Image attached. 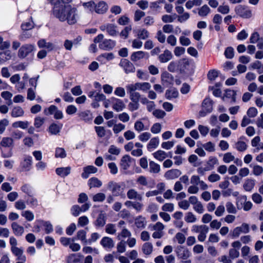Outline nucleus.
<instances>
[{
  "label": "nucleus",
  "instance_id": "nucleus-58",
  "mask_svg": "<svg viewBox=\"0 0 263 263\" xmlns=\"http://www.w3.org/2000/svg\"><path fill=\"white\" fill-rule=\"evenodd\" d=\"M77 238L86 243L87 242L86 239V233L84 230H80L77 234Z\"/></svg>",
  "mask_w": 263,
  "mask_h": 263
},
{
  "label": "nucleus",
  "instance_id": "nucleus-55",
  "mask_svg": "<svg viewBox=\"0 0 263 263\" xmlns=\"http://www.w3.org/2000/svg\"><path fill=\"white\" fill-rule=\"evenodd\" d=\"M21 215L22 216L24 217L27 220L29 221H32L34 218L33 213L29 210L23 211Z\"/></svg>",
  "mask_w": 263,
  "mask_h": 263
},
{
  "label": "nucleus",
  "instance_id": "nucleus-12",
  "mask_svg": "<svg viewBox=\"0 0 263 263\" xmlns=\"http://www.w3.org/2000/svg\"><path fill=\"white\" fill-rule=\"evenodd\" d=\"M181 174L179 170L172 169L166 172L164 176L167 180H173L179 177Z\"/></svg>",
  "mask_w": 263,
  "mask_h": 263
},
{
  "label": "nucleus",
  "instance_id": "nucleus-31",
  "mask_svg": "<svg viewBox=\"0 0 263 263\" xmlns=\"http://www.w3.org/2000/svg\"><path fill=\"white\" fill-rule=\"evenodd\" d=\"M142 252L146 255H150L153 251V246L151 242H145L142 247Z\"/></svg>",
  "mask_w": 263,
  "mask_h": 263
},
{
  "label": "nucleus",
  "instance_id": "nucleus-41",
  "mask_svg": "<svg viewBox=\"0 0 263 263\" xmlns=\"http://www.w3.org/2000/svg\"><path fill=\"white\" fill-rule=\"evenodd\" d=\"M82 40V38L81 37H78L76 40H74L73 42L72 41L66 40L64 44V47L66 50H71L73 46V44H77L79 41Z\"/></svg>",
  "mask_w": 263,
  "mask_h": 263
},
{
  "label": "nucleus",
  "instance_id": "nucleus-60",
  "mask_svg": "<svg viewBox=\"0 0 263 263\" xmlns=\"http://www.w3.org/2000/svg\"><path fill=\"white\" fill-rule=\"evenodd\" d=\"M105 232L109 234H115L116 232L115 224L112 223L107 224L105 227Z\"/></svg>",
  "mask_w": 263,
  "mask_h": 263
},
{
  "label": "nucleus",
  "instance_id": "nucleus-46",
  "mask_svg": "<svg viewBox=\"0 0 263 263\" xmlns=\"http://www.w3.org/2000/svg\"><path fill=\"white\" fill-rule=\"evenodd\" d=\"M252 167V173L255 176H260L263 173V167L259 165H250Z\"/></svg>",
  "mask_w": 263,
  "mask_h": 263
},
{
  "label": "nucleus",
  "instance_id": "nucleus-42",
  "mask_svg": "<svg viewBox=\"0 0 263 263\" xmlns=\"http://www.w3.org/2000/svg\"><path fill=\"white\" fill-rule=\"evenodd\" d=\"M160 171V166L158 164L153 161L149 162V172L151 173L157 174L159 173Z\"/></svg>",
  "mask_w": 263,
  "mask_h": 263
},
{
  "label": "nucleus",
  "instance_id": "nucleus-14",
  "mask_svg": "<svg viewBox=\"0 0 263 263\" xmlns=\"http://www.w3.org/2000/svg\"><path fill=\"white\" fill-rule=\"evenodd\" d=\"M98 171V168L93 165H88L83 168V172L82 173V177L84 179L88 178L91 174H95Z\"/></svg>",
  "mask_w": 263,
  "mask_h": 263
},
{
  "label": "nucleus",
  "instance_id": "nucleus-39",
  "mask_svg": "<svg viewBox=\"0 0 263 263\" xmlns=\"http://www.w3.org/2000/svg\"><path fill=\"white\" fill-rule=\"evenodd\" d=\"M29 125V123L27 121H18L14 122L12 123V127L14 128H21L22 129H26Z\"/></svg>",
  "mask_w": 263,
  "mask_h": 263
},
{
  "label": "nucleus",
  "instance_id": "nucleus-45",
  "mask_svg": "<svg viewBox=\"0 0 263 263\" xmlns=\"http://www.w3.org/2000/svg\"><path fill=\"white\" fill-rule=\"evenodd\" d=\"M234 147L239 152H244L247 149V144L242 141H238L235 143Z\"/></svg>",
  "mask_w": 263,
  "mask_h": 263
},
{
  "label": "nucleus",
  "instance_id": "nucleus-17",
  "mask_svg": "<svg viewBox=\"0 0 263 263\" xmlns=\"http://www.w3.org/2000/svg\"><path fill=\"white\" fill-rule=\"evenodd\" d=\"M101 245L106 249H111L114 247L115 243L113 239L109 237H104L100 241Z\"/></svg>",
  "mask_w": 263,
  "mask_h": 263
},
{
  "label": "nucleus",
  "instance_id": "nucleus-48",
  "mask_svg": "<svg viewBox=\"0 0 263 263\" xmlns=\"http://www.w3.org/2000/svg\"><path fill=\"white\" fill-rule=\"evenodd\" d=\"M106 222L105 216L103 214H100L95 222V225L97 227H102Z\"/></svg>",
  "mask_w": 263,
  "mask_h": 263
},
{
  "label": "nucleus",
  "instance_id": "nucleus-51",
  "mask_svg": "<svg viewBox=\"0 0 263 263\" xmlns=\"http://www.w3.org/2000/svg\"><path fill=\"white\" fill-rule=\"evenodd\" d=\"M240 200L245 201L243 207V209L245 211H248L251 209L253 204L251 201H246L247 199V197L246 195H243L240 196Z\"/></svg>",
  "mask_w": 263,
  "mask_h": 263
},
{
  "label": "nucleus",
  "instance_id": "nucleus-22",
  "mask_svg": "<svg viewBox=\"0 0 263 263\" xmlns=\"http://www.w3.org/2000/svg\"><path fill=\"white\" fill-rule=\"evenodd\" d=\"M13 145V139L8 137H3L0 142V146L3 147H12Z\"/></svg>",
  "mask_w": 263,
  "mask_h": 263
},
{
  "label": "nucleus",
  "instance_id": "nucleus-37",
  "mask_svg": "<svg viewBox=\"0 0 263 263\" xmlns=\"http://www.w3.org/2000/svg\"><path fill=\"white\" fill-rule=\"evenodd\" d=\"M159 144L158 138L154 137L152 138L147 145V149L151 151L152 149L156 148Z\"/></svg>",
  "mask_w": 263,
  "mask_h": 263
},
{
  "label": "nucleus",
  "instance_id": "nucleus-56",
  "mask_svg": "<svg viewBox=\"0 0 263 263\" xmlns=\"http://www.w3.org/2000/svg\"><path fill=\"white\" fill-rule=\"evenodd\" d=\"M106 198L105 194L99 193L94 195L92 197V200L94 202H103Z\"/></svg>",
  "mask_w": 263,
  "mask_h": 263
},
{
  "label": "nucleus",
  "instance_id": "nucleus-49",
  "mask_svg": "<svg viewBox=\"0 0 263 263\" xmlns=\"http://www.w3.org/2000/svg\"><path fill=\"white\" fill-rule=\"evenodd\" d=\"M184 220L187 223H194L196 221L197 218L192 212H189L186 213Z\"/></svg>",
  "mask_w": 263,
  "mask_h": 263
},
{
  "label": "nucleus",
  "instance_id": "nucleus-25",
  "mask_svg": "<svg viewBox=\"0 0 263 263\" xmlns=\"http://www.w3.org/2000/svg\"><path fill=\"white\" fill-rule=\"evenodd\" d=\"M132 84L135 86L137 90H142L143 91H146L149 90L151 87V84L148 82H137Z\"/></svg>",
  "mask_w": 263,
  "mask_h": 263
},
{
  "label": "nucleus",
  "instance_id": "nucleus-34",
  "mask_svg": "<svg viewBox=\"0 0 263 263\" xmlns=\"http://www.w3.org/2000/svg\"><path fill=\"white\" fill-rule=\"evenodd\" d=\"M154 157L157 160L162 161L168 157L166 153L161 150H158L153 154Z\"/></svg>",
  "mask_w": 263,
  "mask_h": 263
},
{
  "label": "nucleus",
  "instance_id": "nucleus-61",
  "mask_svg": "<svg viewBox=\"0 0 263 263\" xmlns=\"http://www.w3.org/2000/svg\"><path fill=\"white\" fill-rule=\"evenodd\" d=\"M95 131L97 134V136L100 138L104 137L106 135V130L103 126H95Z\"/></svg>",
  "mask_w": 263,
  "mask_h": 263
},
{
  "label": "nucleus",
  "instance_id": "nucleus-2",
  "mask_svg": "<svg viewBox=\"0 0 263 263\" xmlns=\"http://www.w3.org/2000/svg\"><path fill=\"white\" fill-rule=\"evenodd\" d=\"M125 184L123 182L117 183L114 181H110L108 183V189L111 192L114 196H120L124 195V190Z\"/></svg>",
  "mask_w": 263,
  "mask_h": 263
},
{
  "label": "nucleus",
  "instance_id": "nucleus-15",
  "mask_svg": "<svg viewBox=\"0 0 263 263\" xmlns=\"http://www.w3.org/2000/svg\"><path fill=\"white\" fill-rule=\"evenodd\" d=\"M127 197L129 199H135L141 201L143 199L141 194L134 189H129L127 192Z\"/></svg>",
  "mask_w": 263,
  "mask_h": 263
},
{
  "label": "nucleus",
  "instance_id": "nucleus-20",
  "mask_svg": "<svg viewBox=\"0 0 263 263\" xmlns=\"http://www.w3.org/2000/svg\"><path fill=\"white\" fill-rule=\"evenodd\" d=\"M255 185V180L253 179H247L243 184V188L246 192H251Z\"/></svg>",
  "mask_w": 263,
  "mask_h": 263
},
{
  "label": "nucleus",
  "instance_id": "nucleus-44",
  "mask_svg": "<svg viewBox=\"0 0 263 263\" xmlns=\"http://www.w3.org/2000/svg\"><path fill=\"white\" fill-rule=\"evenodd\" d=\"M178 96V91L175 89L173 88L170 90H167L165 92V96L167 99H172L174 98H176Z\"/></svg>",
  "mask_w": 263,
  "mask_h": 263
},
{
  "label": "nucleus",
  "instance_id": "nucleus-36",
  "mask_svg": "<svg viewBox=\"0 0 263 263\" xmlns=\"http://www.w3.org/2000/svg\"><path fill=\"white\" fill-rule=\"evenodd\" d=\"M35 231L39 232L41 230H44L46 233H48L49 232V230L48 229V226L47 222H45L43 221H40L39 222V224H37L35 227Z\"/></svg>",
  "mask_w": 263,
  "mask_h": 263
},
{
  "label": "nucleus",
  "instance_id": "nucleus-4",
  "mask_svg": "<svg viewBox=\"0 0 263 263\" xmlns=\"http://www.w3.org/2000/svg\"><path fill=\"white\" fill-rule=\"evenodd\" d=\"M127 92L129 94V97L132 101L139 102L141 95L139 92H137V88L132 84H128L126 86Z\"/></svg>",
  "mask_w": 263,
  "mask_h": 263
},
{
  "label": "nucleus",
  "instance_id": "nucleus-28",
  "mask_svg": "<svg viewBox=\"0 0 263 263\" xmlns=\"http://www.w3.org/2000/svg\"><path fill=\"white\" fill-rule=\"evenodd\" d=\"M88 185L90 189L92 187H100L102 185V182L98 178L92 177L88 180Z\"/></svg>",
  "mask_w": 263,
  "mask_h": 263
},
{
  "label": "nucleus",
  "instance_id": "nucleus-16",
  "mask_svg": "<svg viewBox=\"0 0 263 263\" xmlns=\"http://www.w3.org/2000/svg\"><path fill=\"white\" fill-rule=\"evenodd\" d=\"M12 253L17 257V259L22 261H25L26 260V256L23 254V250L21 248L15 247L11 248Z\"/></svg>",
  "mask_w": 263,
  "mask_h": 263
},
{
  "label": "nucleus",
  "instance_id": "nucleus-64",
  "mask_svg": "<svg viewBox=\"0 0 263 263\" xmlns=\"http://www.w3.org/2000/svg\"><path fill=\"white\" fill-rule=\"evenodd\" d=\"M80 259L77 257L76 254H71L67 257V263H78Z\"/></svg>",
  "mask_w": 263,
  "mask_h": 263
},
{
  "label": "nucleus",
  "instance_id": "nucleus-59",
  "mask_svg": "<svg viewBox=\"0 0 263 263\" xmlns=\"http://www.w3.org/2000/svg\"><path fill=\"white\" fill-rule=\"evenodd\" d=\"M148 32L145 29H140L138 31L137 36L140 39L145 40L148 37Z\"/></svg>",
  "mask_w": 263,
  "mask_h": 263
},
{
  "label": "nucleus",
  "instance_id": "nucleus-54",
  "mask_svg": "<svg viewBox=\"0 0 263 263\" xmlns=\"http://www.w3.org/2000/svg\"><path fill=\"white\" fill-rule=\"evenodd\" d=\"M125 128V125L122 123H119L115 124L113 126V132L115 134H118Z\"/></svg>",
  "mask_w": 263,
  "mask_h": 263
},
{
  "label": "nucleus",
  "instance_id": "nucleus-35",
  "mask_svg": "<svg viewBox=\"0 0 263 263\" xmlns=\"http://www.w3.org/2000/svg\"><path fill=\"white\" fill-rule=\"evenodd\" d=\"M79 116L81 120L85 122H88L92 120V114L89 110H86L81 112L79 114Z\"/></svg>",
  "mask_w": 263,
  "mask_h": 263
},
{
  "label": "nucleus",
  "instance_id": "nucleus-50",
  "mask_svg": "<svg viewBox=\"0 0 263 263\" xmlns=\"http://www.w3.org/2000/svg\"><path fill=\"white\" fill-rule=\"evenodd\" d=\"M150 228L151 230L154 231V232H164L163 230L164 229V226L160 222H157Z\"/></svg>",
  "mask_w": 263,
  "mask_h": 263
},
{
  "label": "nucleus",
  "instance_id": "nucleus-33",
  "mask_svg": "<svg viewBox=\"0 0 263 263\" xmlns=\"http://www.w3.org/2000/svg\"><path fill=\"white\" fill-rule=\"evenodd\" d=\"M135 224L138 229L145 228L146 224L145 218L141 216L137 217L135 219Z\"/></svg>",
  "mask_w": 263,
  "mask_h": 263
},
{
  "label": "nucleus",
  "instance_id": "nucleus-8",
  "mask_svg": "<svg viewBox=\"0 0 263 263\" xmlns=\"http://www.w3.org/2000/svg\"><path fill=\"white\" fill-rule=\"evenodd\" d=\"M32 164V158L30 156L25 155L21 162L20 167L22 171L27 172L30 170Z\"/></svg>",
  "mask_w": 263,
  "mask_h": 263
},
{
  "label": "nucleus",
  "instance_id": "nucleus-19",
  "mask_svg": "<svg viewBox=\"0 0 263 263\" xmlns=\"http://www.w3.org/2000/svg\"><path fill=\"white\" fill-rule=\"evenodd\" d=\"M108 10V5L104 1H101L96 4L95 12L98 14H104Z\"/></svg>",
  "mask_w": 263,
  "mask_h": 263
},
{
  "label": "nucleus",
  "instance_id": "nucleus-11",
  "mask_svg": "<svg viewBox=\"0 0 263 263\" xmlns=\"http://www.w3.org/2000/svg\"><path fill=\"white\" fill-rule=\"evenodd\" d=\"M119 65L123 68L126 73L133 72L135 69L134 65L126 59L122 60Z\"/></svg>",
  "mask_w": 263,
  "mask_h": 263
},
{
  "label": "nucleus",
  "instance_id": "nucleus-62",
  "mask_svg": "<svg viewBox=\"0 0 263 263\" xmlns=\"http://www.w3.org/2000/svg\"><path fill=\"white\" fill-rule=\"evenodd\" d=\"M60 241L63 246L67 247L69 246L71 242H74V238L62 237L60 238Z\"/></svg>",
  "mask_w": 263,
  "mask_h": 263
},
{
  "label": "nucleus",
  "instance_id": "nucleus-30",
  "mask_svg": "<svg viewBox=\"0 0 263 263\" xmlns=\"http://www.w3.org/2000/svg\"><path fill=\"white\" fill-rule=\"evenodd\" d=\"M202 106L206 112H211L213 109L212 101L210 98H205L202 103Z\"/></svg>",
  "mask_w": 263,
  "mask_h": 263
},
{
  "label": "nucleus",
  "instance_id": "nucleus-29",
  "mask_svg": "<svg viewBox=\"0 0 263 263\" xmlns=\"http://www.w3.org/2000/svg\"><path fill=\"white\" fill-rule=\"evenodd\" d=\"M146 53L142 51L133 52L130 56V60L133 62H137L145 58Z\"/></svg>",
  "mask_w": 263,
  "mask_h": 263
},
{
  "label": "nucleus",
  "instance_id": "nucleus-3",
  "mask_svg": "<svg viewBox=\"0 0 263 263\" xmlns=\"http://www.w3.org/2000/svg\"><path fill=\"white\" fill-rule=\"evenodd\" d=\"M35 49L33 44H26L22 45L19 49L17 55L20 58L24 59Z\"/></svg>",
  "mask_w": 263,
  "mask_h": 263
},
{
  "label": "nucleus",
  "instance_id": "nucleus-23",
  "mask_svg": "<svg viewBox=\"0 0 263 263\" xmlns=\"http://www.w3.org/2000/svg\"><path fill=\"white\" fill-rule=\"evenodd\" d=\"M12 58L11 52L7 50L0 52V64H3L10 60Z\"/></svg>",
  "mask_w": 263,
  "mask_h": 263
},
{
  "label": "nucleus",
  "instance_id": "nucleus-7",
  "mask_svg": "<svg viewBox=\"0 0 263 263\" xmlns=\"http://www.w3.org/2000/svg\"><path fill=\"white\" fill-rule=\"evenodd\" d=\"M235 11L237 14L243 18H250L252 15L251 11L247 7L242 5L237 6Z\"/></svg>",
  "mask_w": 263,
  "mask_h": 263
},
{
  "label": "nucleus",
  "instance_id": "nucleus-27",
  "mask_svg": "<svg viewBox=\"0 0 263 263\" xmlns=\"http://www.w3.org/2000/svg\"><path fill=\"white\" fill-rule=\"evenodd\" d=\"M131 157L127 155H124L121 160L120 165L123 170H126L129 167Z\"/></svg>",
  "mask_w": 263,
  "mask_h": 263
},
{
  "label": "nucleus",
  "instance_id": "nucleus-53",
  "mask_svg": "<svg viewBox=\"0 0 263 263\" xmlns=\"http://www.w3.org/2000/svg\"><path fill=\"white\" fill-rule=\"evenodd\" d=\"M117 252L120 253H124L126 251V241L124 240H120L117 245Z\"/></svg>",
  "mask_w": 263,
  "mask_h": 263
},
{
  "label": "nucleus",
  "instance_id": "nucleus-52",
  "mask_svg": "<svg viewBox=\"0 0 263 263\" xmlns=\"http://www.w3.org/2000/svg\"><path fill=\"white\" fill-rule=\"evenodd\" d=\"M180 61H172L167 66V69L170 72H175L179 67Z\"/></svg>",
  "mask_w": 263,
  "mask_h": 263
},
{
  "label": "nucleus",
  "instance_id": "nucleus-63",
  "mask_svg": "<svg viewBox=\"0 0 263 263\" xmlns=\"http://www.w3.org/2000/svg\"><path fill=\"white\" fill-rule=\"evenodd\" d=\"M22 192L27 194L28 196L33 195V190L32 187L28 184H24L21 187Z\"/></svg>",
  "mask_w": 263,
  "mask_h": 263
},
{
  "label": "nucleus",
  "instance_id": "nucleus-43",
  "mask_svg": "<svg viewBox=\"0 0 263 263\" xmlns=\"http://www.w3.org/2000/svg\"><path fill=\"white\" fill-rule=\"evenodd\" d=\"M236 91L234 90H231V89H227L226 90L224 96L223 98V99H224V97L228 98H232V101L233 103H235L236 101Z\"/></svg>",
  "mask_w": 263,
  "mask_h": 263
},
{
  "label": "nucleus",
  "instance_id": "nucleus-24",
  "mask_svg": "<svg viewBox=\"0 0 263 263\" xmlns=\"http://www.w3.org/2000/svg\"><path fill=\"white\" fill-rule=\"evenodd\" d=\"M24 115L23 109L18 106H14L11 111V116L13 118H18L23 117Z\"/></svg>",
  "mask_w": 263,
  "mask_h": 263
},
{
  "label": "nucleus",
  "instance_id": "nucleus-57",
  "mask_svg": "<svg viewBox=\"0 0 263 263\" xmlns=\"http://www.w3.org/2000/svg\"><path fill=\"white\" fill-rule=\"evenodd\" d=\"M13 95L9 91H5L1 93L2 97L5 100L9 101L8 104L10 105L12 104L11 98Z\"/></svg>",
  "mask_w": 263,
  "mask_h": 263
},
{
  "label": "nucleus",
  "instance_id": "nucleus-13",
  "mask_svg": "<svg viewBox=\"0 0 263 263\" xmlns=\"http://www.w3.org/2000/svg\"><path fill=\"white\" fill-rule=\"evenodd\" d=\"M161 78L163 85H168L173 84L174 82L173 76L166 71H164L161 74Z\"/></svg>",
  "mask_w": 263,
  "mask_h": 263
},
{
  "label": "nucleus",
  "instance_id": "nucleus-26",
  "mask_svg": "<svg viewBox=\"0 0 263 263\" xmlns=\"http://www.w3.org/2000/svg\"><path fill=\"white\" fill-rule=\"evenodd\" d=\"M58 175L61 177H65L70 174L71 172V167L67 166L65 167H59L55 170Z\"/></svg>",
  "mask_w": 263,
  "mask_h": 263
},
{
  "label": "nucleus",
  "instance_id": "nucleus-10",
  "mask_svg": "<svg viewBox=\"0 0 263 263\" xmlns=\"http://www.w3.org/2000/svg\"><path fill=\"white\" fill-rule=\"evenodd\" d=\"M116 45V42L110 39H105L100 44V49L109 51L112 49Z\"/></svg>",
  "mask_w": 263,
  "mask_h": 263
},
{
  "label": "nucleus",
  "instance_id": "nucleus-18",
  "mask_svg": "<svg viewBox=\"0 0 263 263\" xmlns=\"http://www.w3.org/2000/svg\"><path fill=\"white\" fill-rule=\"evenodd\" d=\"M173 58L172 52L167 49H165L163 53L159 56V60L161 63H166Z\"/></svg>",
  "mask_w": 263,
  "mask_h": 263
},
{
  "label": "nucleus",
  "instance_id": "nucleus-9",
  "mask_svg": "<svg viewBox=\"0 0 263 263\" xmlns=\"http://www.w3.org/2000/svg\"><path fill=\"white\" fill-rule=\"evenodd\" d=\"M176 254L178 258L185 260L190 256L191 252L187 248L179 246L177 248Z\"/></svg>",
  "mask_w": 263,
  "mask_h": 263
},
{
  "label": "nucleus",
  "instance_id": "nucleus-47",
  "mask_svg": "<svg viewBox=\"0 0 263 263\" xmlns=\"http://www.w3.org/2000/svg\"><path fill=\"white\" fill-rule=\"evenodd\" d=\"M211 11L210 8L206 5H204L199 9L198 14L202 17L207 16Z\"/></svg>",
  "mask_w": 263,
  "mask_h": 263
},
{
  "label": "nucleus",
  "instance_id": "nucleus-21",
  "mask_svg": "<svg viewBox=\"0 0 263 263\" xmlns=\"http://www.w3.org/2000/svg\"><path fill=\"white\" fill-rule=\"evenodd\" d=\"M11 228L15 235L20 236L23 235L24 232V228L16 222H13L11 224Z\"/></svg>",
  "mask_w": 263,
  "mask_h": 263
},
{
  "label": "nucleus",
  "instance_id": "nucleus-1",
  "mask_svg": "<svg viewBox=\"0 0 263 263\" xmlns=\"http://www.w3.org/2000/svg\"><path fill=\"white\" fill-rule=\"evenodd\" d=\"M52 4L53 5L52 14L60 22H66L70 25L77 22L79 15L76 8L64 4L60 0H52Z\"/></svg>",
  "mask_w": 263,
  "mask_h": 263
},
{
  "label": "nucleus",
  "instance_id": "nucleus-5",
  "mask_svg": "<svg viewBox=\"0 0 263 263\" xmlns=\"http://www.w3.org/2000/svg\"><path fill=\"white\" fill-rule=\"evenodd\" d=\"M250 229L248 224L243 223L240 227H236L232 232V237L233 238H237L241 233H248L249 232Z\"/></svg>",
  "mask_w": 263,
  "mask_h": 263
},
{
  "label": "nucleus",
  "instance_id": "nucleus-32",
  "mask_svg": "<svg viewBox=\"0 0 263 263\" xmlns=\"http://www.w3.org/2000/svg\"><path fill=\"white\" fill-rule=\"evenodd\" d=\"M131 235V232L128 229L123 227L121 231L118 234L117 238L119 240H121L122 238H129Z\"/></svg>",
  "mask_w": 263,
  "mask_h": 263
},
{
  "label": "nucleus",
  "instance_id": "nucleus-40",
  "mask_svg": "<svg viewBox=\"0 0 263 263\" xmlns=\"http://www.w3.org/2000/svg\"><path fill=\"white\" fill-rule=\"evenodd\" d=\"M125 107V105L123 102L120 99H117L116 102L112 106L113 109L118 112L122 111Z\"/></svg>",
  "mask_w": 263,
  "mask_h": 263
},
{
  "label": "nucleus",
  "instance_id": "nucleus-6",
  "mask_svg": "<svg viewBox=\"0 0 263 263\" xmlns=\"http://www.w3.org/2000/svg\"><path fill=\"white\" fill-rule=\"evenodd\" d=\"M117 26L115 24L107 23L100 26V29L103 31L106 30L109 35L115 36L117 35L118 32L117 30Z\"/></svg>",
  "mask_w": 263,
  "mask_h": 263
},
{
  "label": "nucleus",
  "instance_id": "nucleus-38",
  "mask_svg": "<svg viewBox=\"0 0 263 263\" xmlns=\"http://www.w3.org/2000/svg\"><path fill=\"white\" fill-rule=\"evenodd\" d=\"M63 127V124L61 123H51L50 124V134L57 135L60 132Z\"/></svg>",
  "mask_w": 263,
  "mask_h": 263
}]
</instances>
